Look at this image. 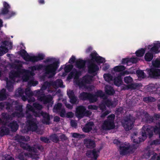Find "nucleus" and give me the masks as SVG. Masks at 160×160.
Listing matches in <instances>:
<instances>
[{
  "label": "nucleus",
  "instance_id": "obj_4",
  "mask_svg": "<svg viewBox=\"0 0 160 160\" xmlns=\"http://www.w3.org/2000/svg\"><path fill=\"white\" fill-rule=\"evenodd\" d=\"M26 114L28 129L32 131H36L38 128L35 119L32 117L31 114H34L33 108L29 104L26 107Z\"/></svg>",
  "mask_w": 160,
  "mask_h": 160
},
{
  "label": "nucleus",
  "instance_id": "obj_45",
  "mask_svg": "<svg viewBox=\"0 0 160 160\" xmlns=\"http://www.w3.org/2000/svg\"><path fill=\"white\" fill-rule=\"evenodd\" d=\"M50 139L53 142H57L59 140L58 137L56 134H53L50 137Z\"/></svg>",
  "mask_w": 160,
  "mask_h": 160
},
{
  "label": "nucleus",
  "instance_id": "obj_9",
  "mask_svg": "<svg viewBox=\"0 0 160 160\" xmlns=\"http://www.w3.org/2000/svg\"><path fill=\"white\" fill-rule=\"evenodd\" d=\"M20 53L25 60L27 61L30 60L33 62L43 60L44 57L42 54H39L36 56L30 57L26 51H20Z\"/></svg>",
  "mask_w": 160,
  "mask_h": 160
},
{
  "label": "nucleus",
  "instance_id": "obj_63",
  "mask_svg": "<svg viewBox=\"0 0 160 160\" xmlns=\"http://www.w3.org/2000/svg\"><path fill=\"white\" fill-rule=\"evenodd\" d=\"M70 124L71 126L73 127L76 128L77 126V124L76 123V122L74 120H71L70 122Z\"/></svg>",
  "mask_w": 160,
  "mask_h": 160
},
{
  "label": "nucleus",
  "instance_id": "obj_5",
  "mask_svg": "<svg viewBox=\"0 0 160 160\" xmlns=\"http://www.w3.org/2000/svg\"><path fill=\"white\" fill-rule=\"evenodd\" d=\"M45 63H52V64L47 65L45 67L46 73L50 74L48 78L52 77L55 74V71L58 68V61L53 58H48L43 61Z\"/></svg>",
  "mask_w": 160,
  "mask_h": 160
},
{
  "label": "nucleus",
  "instance_id": "obj_50",
  "mask_svg": "<svg viewBox=\"0 0 160 160\" xmlns=\"http://www.w3.org/2000/svg\"><path fill=\"white\" fill-rule=\"evenodd\" d=\"M105 81L109 82L112 79V76L109 74H105L103 75Z\"/></svg>",
  "mask_w": 160,
  "mask_h": 160
},
{
  "label": "nucleus",
  "instance_id": "obj_59",
  "mask_svg": "<svg viewBox=\"0 0 160 160\" xmlns=\"http://www.w3.org/2000/svg\"><path fill=\"white\" fill-rule=\"evenodd\" d=\"M110 113V111L108 110L104 112L102 111V112L101 117L102 118H104L106 115L109 114Z\"/></svg>",
  "mask_w": 160,
  "mask_h": 160
},
{
  "label": "nucleus",
  "instance_id": "obj_58",
  "mask_svg": "<svg viewBox=\"0 0 160 160\" xmlns=\"http://www.w3.org/2000/svg\"><path fill=\"white\" fill-rule=\"evenodd\" d=\"M38 84V82L37 81H34L31 80L28 82V85H32L33 86H35Z\"/></svg>",
  "mask_w": 160,
  "mask_h": 160
},
{
  "label": "nucleus",
  "instance_id": "obj_64",
  "mask_svg": "<svg viewBox=\"0 0 160 160\" xmlns=\"http://www.w3.org/2000/svg\"><path fill=\"white\" fill-rule=\"evenodd\" d=\"M160 144V140L156 139L153 141L151 143V145H157Z\"/></svg>",
  "mask_w": 160,
  "mask_h": 160
},
{
  "label": "nucleus",
  "instance_id": "obj_2",
  "mask_svg": "<svg viewBox=\"0 0 160 160\" xmlns=\"http://www.w3.org/2000/svg\"><path fill=\"white\" fill-rule=\"evenodd\" d=\"M79 72L76 69H74L69 74L68 79H71L73 78L75 79L74 82L79 87H82L85 85L86 84H89L92 81V77L89 75H86L83 77L81 81L78 79Z\"/></svg>",
  "mask_w": 160,
  "mask_h": 160
},
{
  "label": "nucleus",
  "instance_id": "obj_29",
  "mask_svg": "<svg viewBox=\"0 0 160 160\" xmlns=\"http://www.w3.org/2000/svg\"><path fill=\"white\" fill-rule=\"evenodd\" d=\"M8 126L10 128L11 130L13 132H16L18 128V125L16 122H12L8 124Z\"/></svg>",
  "mask_w": 160,
  "mask_h": 160
},
{
  "label": "nucleus",
  "instance_id": "obj_41",
  "mask_svg": "<svg viewBox=\"0 0 160 160\" xmlns=\"http://www.w3.org/2000/svg\"><path fill=\"white\" fill-rule=\"evenodd\" d=\"M2 118L4 119H6L7 120H11L12 118L14 117L12 115V114L11 115H9L6 113H2Z\"/></svg>",
  "mask_w": 160,
  "mask_h": 160
},
{
  "label": "nucleus",
  "instance_id": "obj_55",
  "mask_svg": "<svg viewBox=\"0 0 160 160\" xmlns=\"http://www.w3.org/2000/svg\"><path fill=\"white\" fill-rule=\"evenodd\" d=\"M33 106L34 108L38 110H41L42 108V105L37 103H33Z\"/></svg>",
  "mask_w": 160,
  "mask_h": 160
},
{
  "label": "nucleus",
  "instance_id": "obj_19",
  "mask_svg": "<svg viewBox=\"0 0 160 160\" xmlns=\"http://www.w3.org/2000/svg\"><path fill=\"white\" fill-rule=\"evenodd\" d=\"M90 56L92 61H96L98 63H102L105 62V59L102 57L99 56L97 53H92Z\"/></svg>",
  "mask_w": 160,
  "mask_h": 160
},
{
  "label": "nucleus",
  "instance_id": "obj_32",
  "mask_svg": "<svg viewBox=\"0 0 160 160\" xmlns=\"http://www.w3.org/2000/svg\"><path fill=\"white\" fill-rule=\"evenodd\" d=\"M7 126H8V124L6 123L2 127L0 128V133L2 135L8 134L9 133V129L6 127Z\"/></svg>",
  "mask_w": 160,
  "mask_h": 160
},
{
  "label": "nucleus",
  "instance_id": "obj_46",
  "mask_svg": "<svg viewBox=\"0 0 160 160\" xmlns=\"http://www.w3.org/2000/svg\"><path fill=\"white\" fill-rule=\"evenodd\" d=\"M152 66L154 67L160 68V60L158 59H156L155 61H152Z\"/></svg>",
  "mask_w": 160,
  "mask_h": 160
},
{
  "label": "nucleus",
  "instance_id": "obj_56",
  "mask_svg": "<svg viewBox=\"0 0 160 160\" xmlns=\"http://www.w3.org/2000/svg\"><path fill=\"white\" fill-rule=\"evenodd\" d=\"M67 94L69 98L75 96L74 92L72 90H69L68 91H67Z\"/></svg>",
  "mask_w": 160,
  "mask_h": 160
},
{
  "label": "nucleus",
  "instance_id": "obj_57",
  "mask_svg": "<svg viewBox=\"0 0 160 160\" xmlns=\"http://www.w3.org/2000/svg\"><path fill=\"white\" fill-rule=\"evenodd\" d=\"M26 48L23 43H21L19 46L17 47V50H25Z\"/></svg>",
  "mask_w": 160,
  "mask_h": 160
},
{
  "label": "nucleus",
  "instance_id": "obj_11",
  "mask_svg": "<svg viewBox=\"0 0 160 160\" xmlns=\"http://www.w3.org/2000/svg\"><path fill=\"white\" fill-rule=\"evenodd\" d=\"M157 129V126L154 128L150 126L145 125L142 128V136L143 137H146L147 135H148L149 138H151L153 135V131L155 133Z\"/></svg>",
  "mask_w": 160,
  "mask_h": 160
},
{
  "label": "nucleus",
  "instance_id": "obj_14",
  "mask_svg": "<svg viewBox=\"0 0 160 160\" xmlns=\"http://www.w3.org/2000/svg\"><path fill=\"white\" fill-rule=\"evenodd\" d=\"M82 130L85 132H88L92 130V133L96 132L97 130L95 128V125L93 122H90L86 123L82 128Z\"/></svg>",
  "mask_w": 160,
  "mask_h": 160
},
{
  "label": "nucleus",
  "instance_id": "obj_22",
  "mask_svg": "<svg viewBox=\"0 0 160 160\" xmlns=\"http://www.w3.org/2000/svg\"><path fill=\"white\" fill-rule=\"evenodd\" d=\"M15 110L16 112L12 113V115L13 117H23L24 116L23 113L22 112V106L21 105L17 104L15 106Z\"/></svg>",
  "mask_w": 160,
  "mask_h": 160
},
{
  "label": "nucleus",
  "instance_id": "obj_16",
  "mask_svg": "<svg viewBox=\"0 0 160 160\" xmlns=\"http://www.w3.org/2000/svg\"><path fill=\"white\" fill-rule=\"evenodd\" d=\"M14 102L11 104L9 102H0V109L1 110L5 108L9 112L13 111V105Z\"/></svg>",
  "mask_w": 160,
  "mask_h": 160
},
{
  "label": "nucleus",
  "instance_id": "obj_61",
  "mask_svg": "<svg viewBox=\"0 0 160 160\" xmlns=\"http://www.w3.org/2000/svg\"><path fill=\"white\" fill-rule=\"evenodd\" d=\"M40 140L41 141L45 143H48L50 142L49 139L45 137H41L40 138Z\"/></svg>",
  "mask_w": 160,
  "mask_h": 160
},
{
  "label": "nucleus",
  "instance_id": "obj_34",
  "mask_svg": "<svg viewBox=\"0 0 160 160\" xmlns=\"http://www.w3.org/2000/svg\"><path fill=\"white\" fill-rule=\"evenodd\" d=\"M105 90L106 93L109 95H112L115 93L113 88L109 85H107L105 86Z\"/></svg>",
  "mask_w": 160,
  "mask_h": 160
},
{
  "label": "nucleus",
  "instance_id": "obj_37",
  "mask_svg": "<svg viewBox=\"0 0 160 160\" xmlns=\"http://www.w3.org/2000/svg\"><path fill=\"white\" fill-rule=\"evenodd\" d=\"M103 98V102L105 103V104L108 107H110L111 106H113V104L111 101L109 99L107 98L105 96L104 94L103 97H102Z\"/></svg>",
  "mask_w": 160,
  "mask_h": 160
},
{
  "label": "nucleus",
  "instance_id": "obj_17",
  "mask_svg": "<svg viewBox=\"0 0 160 160\" xmlns=\"http://www.w3.org/2000/svg\"><path fill=\"white\" fill-rule=\"evenodd\" d=\"M12 43L11 42L4 41L1 42L0 46V50H9L12 49Z\"/></svg>",
  "mask_w": 160,
  "mask_h": 160
},
{
  "label": "nucleus",
  "instance_id": "obj_44",
  "mask_svg": "<svg viewBox=\"0 0 160 160\" xmlns=\"http://www.w3.org/2000/svg\"><path fill=\"white\" fill-rule=\"evenodd\" d=\"M126 68L123 66H118L115 67L114 68V70L116 72H119L125 70Z\"/></svg>",
  "mask_w": 160,
  "mask_h": 160
},
{
  "label": "nucleus",
  "instance_id": "obj_38",
  "mask_svg": "<svg viewBox=\"0 0 160 160\" xmlns=\"http://www.w3.org/2000/svg\"><path fill=\"white\" fill-rule=\"evenodd\" d=\"M153 53L152 52H148L145 54V59L147 61H150L153 58Z\"/></svg>",
  "mask_w": 160,
  "mask_h": 160
},
{
  "label": "nucleus",
  "instance_id": "obj_60",
  "mask_svg": "<svg viewBox=\"0 0 160 160\" xmlns=\"http://www.w3.org/2000/svg\"><path fill=\"white\" fill-rule=\"evenodd\" d=\"M60 116L62 117H64L65 116V114L66 113V111L64 108H62L60 111Z\"/></svg>",
  "mask_w": 160,
  "mask_h": 160
},
{
  "label": "nucleus",
  "instance_id": "obj_53",
  "mask_svg": "<svg viewBox=\"0 0 160 160\" xmlns=\"http://www.w3.org/2000/svg\"><path fill=\"white\" fill-rule=\"evenodd\" d=\"M73 66L72 65H68L64 68L65 71L66 72H68L70 71L72 68Z\"/></svg>",
  "mask_w": 160,
  "mask_h": 160
},
{
  "label": "nucleus",
  "instance_id": "obj_48",
  "mask_svg": "<svg viewBox=\"0 0 160 160\" xmlns=\"http://www.w3.org/2000/svg\"><path fill=\"white\" fill-rule=\"evenodd\" d=\"M23 94V91L21 88H18L16 91L15 95L17 97L22 96Z\"/></svg>",
  "mask_w": 160,
  "mask_h": 160
},
{
  "label": "nucleus",
  "instance_id": "obj_12",
  "mask_svg": "<svg viewBox=\"0 0 160 160\" xmlns=\"http://www.w3.org/2000/svg\"><path fill=\"white\" fill-rule=\"evenodd\" d=\"M3 5V7L1 9L0 15H5L8 14L9 15L8 18L16 15V13L14 12L9 11V10L11 7L8 3L6 2H4Z\"/></svg>",
  "mask_w": 160,
  "mask_h": 160
},
{
  "label": "nucleus",
  "instance_id": "obj_15",
  "mask_svg": "<svg viewBox=\"0 0 160 160\" xmlns=\"http://www.w3.org/2000/svg\"><path fill=\"white\" fill-rule=\"evenodd\" d=\"M146 70L151 77L157 78L160 77V69L152 68L150 69H147Z\"/></svg>",
  "mask_w": 160,
  "mask_h": 160
},
{
  "label": "nucleus",
  "instance_id": "obj_3",
  "mask_svg": "<svg viewBox=\"0 0 160 160\" xmlns=\"http://www.w3.org/2000/svg\"><path fill=\"white\" fill-rule=\"evenodd\" d=\"M51 84L48 82H44L42 85L41 89L36 91V96H37L38 99L39 101L42 102L44 104H46L50 102L52 100V98L51 95H46L44 93L43 91L46 89L51 86Z\"/></svg>",
  "mask_w": 160,
  "mask_h": 160
},
{
  "label": "nucleus",
  "instance_id": "obj_27",
  "mask_svg": "<svg viewBox=\"0 0 160 160\" xmlns=\"http://www.w3.org/2000/svg\"><path fill=\"white\" fill-rule=\"evenodd\" d=\"M41 114L43 119L42 120V122L43 123L48 124H49L50 117L48 114L46 112H42Z\"/></svg>",
  "mask_w": 160,
  "mask_h": 160
},
{
  "label": "nucleus",
  "instance_id": "obj_49",
  "mask_svg": "<svg viewBox=\"0 0 160 160\" xmlns=\"http://www.w3.org/2000/svg\"><path fill=\"white\" fill-rule=\"evenodd\" d=\"M156 99L155 98L151 97H146L143 98V100L145 102H154Z\"/></svg>",
  "mask_w": 160,
  "mask_h": 160
},
{
  "label": "nucleus",
  "instance_id": "obj_23",
  "mask_svg": "<svg viewBox=\"0 0 160 160\" xmlns=\"http://www.w3.org/2000/svg\"><path fill=\"white\" fill-rule=\"evenodd\" d=\"M84 145L88 148H93L95 147V144L94 142L90 139H85L83 141Z\"/></svg>",
  "mask_w": 160,
  "mask_h": 160
},
{
  "label": "nucleus",
  "instance_id": "obj_18",
  "mask_svg": "<svg viewBox=\"0 0 160 160\" xmlns=\"http://www.w3.org/2000/svg\"><path fill=\"white\" fill-rule=\"evenodd\" d=\"M86 110L85 107L80 106L76 108V115L77 117L82 118L84 116V113Z\"/></svg>",
  "mask_w": 160,
  "mask_h": 160
},
{
  "label": "nucleus",
  "instance_id": "obj_8",
  "mask_svg": "<svg viewBox=\"0 0 160 160\" xmlns=\"http://www.w3.org/2000/svg\"><path fill=\"white\" fill-rule=\"evenodd\" d=\"M135 120V118L131 115L124 118L122 121V123L126 131H128L132 128Z\"/></svg>",
  "mask_w": 160,
  "mask_h": 160
},
{
  "label": "nucleus",
  "instance_id": "obj_20",
  "mask_svg": "<svg viewBox=\"0 0 160 160\" xmlns=\"http://www.w3.org/2000/svg\"><path fill=\"white\" fill-rule=\"evenodd\" d=\"M157 154L154 153L152 151L150 150H146L145 151L144 156L146 158H148L150 156L152 155L150 160H155ZM157 160H160V157L158 156Z\"/></svg>",
  "mask_w": 160,
  "mask_h": 160
},
{
  "label": "nucleus",
  "instance_id": "obj_54",
  "mask_svg": "<svg viewBox=\"0 0 160 160\" xmlns=\"http://www.w3.org/2000/svg\"><path fill=\"white\" fill-rule=\"evenodd\" d=\"M70 98V102L73 104L76 103L77 101V98L75 96L69 98Z\"/></svg>",
  "mask_w": 160,
  "mask_h": 160
},
{
  "label": "nucleus",
  "instance_id": "obj_10",
  "mask_svg": "<svg viewBox=\"0 0 160 160\" xmlns=\"http://www.w3.org/2000/svg\"><path fill=\"white\" fill-rule=\"evenodd\" d=\"M114 144L119 145L120 152L121 154L125 155L133 152V150L132 147L129 145L125 144H121V142L117 139H115L113 141Z\"/></svg>",
  "mask_w": 160,
  "mask_h": 160
},
{
  "label": "nucleus",
  "instance_id": "obj_33",
  "mask_svg": "<svg viewBox=\"0 0 160 160\" xmlns=\"http://www.w3.org/2000/svg\"><path fill=\"white\" fill-rule=\"evenodd\" d=\"M36 91H35L33 93L31 90L29 88H26L25 90V93L26 95L28 98H30L33 95L37 97V96H36L35 94H36Z\"/></svg>",
  "mask_w": 160,
  "mask_h": 160
},
{
  "label": "nucleus",
  "instance_id": "obj_26",
  "mask_svg": "<svg viewBox=\"0 0 160 160\" xmlns=\"http://www.w3.org/2000/svg\"><path fill=\"white\" fill-rule=\"evenodd\" d=\"M30 138L28 136H26L25 137L24 136L17 135L15 137V139L20 144L21 143L24 142H27L29 140Z\"/></svg>",
  "mask_w": 160,
  "mask_h": 160
},
{
  "label": "nucleus",
  "instance_id": "obj_43",
  "mask_svg": "<svg viewBox=\"0 0 160 160\" xmlns=\"http://www.w3.org/2000/svg\"><path fill=\"white\" fill-rule=\"evenodd\" d=\"M28 156V154L27 153L22 152L19 155L18 158L20 160H26L25 157Z\"/></svg>",
  "mask_w": 160,
  "mask_h": 160
},
{
  "label": "nucleus",
  "instance_id": "obj_1",
  "mask_svg": "<svg viewBox=\"0 0 160 160\" xmlns=\"http://www.w3.org/2000/svg\"><path fill=\"white\" fill-rule=\"evenodd\" d=\"M22 62L18 60H15L12 63L11 67L17 69V71H11L9 74V77L11 79L12 81H7V88L10 92H12L13 90V86L12 84V82H15V78H18L22 76V79L23 81L26 82L31 78V76H33L35 75L33 72L34 70H39L43 67L42 65H37L33 67H31L29 68L31 71L26 70L22 69Z\"/></svg>",
  "mask_w": 160,
  "mask_h": 160
},
{
  "label": "nucleus",
  "instance_id": "obj_7",
  "mask_svg": "<svg viewBox=\"0 0 160 160\" xmlns=\"http://www.w3.org/2000/svg\"><path fill=\"white\" fill-rule=\"evenodd\" d=\"M115 116L113 114L108 116L107 119L105 120L101 125L99 129L102 132L110 130L113 129L115 127L114 120Z\"/></svg>",
  "mask_w": 160,
  "mask_h": 160
},
{
  "label": "nucleus",
  "instance_id": "obj_62",
  "mask_svg": "<svg viewBox=\"0 0 160 160\" xmlns=\"http://www.w3.org/2000/svg\"><path fill=\"white\" fill-rule=\"evenodd\" d=\"M105 104L104 103H103V100L102 101V103L100 105H99V108H100V109L103 111H104L106 109V106Z\"/></svg>",
  "mask_w": 160,
  "mask_h": 160
},
{
  "label": "nucleus",
  "instance_id": "obj_47",
  "mask_svg": "<svg viewBox=\"0 0 160 160\" xmlns=\"http://www.w3.org/2000/svg\"><path fill=\"white\" fill-rule=\"evenodd\" d=\"M62 104L61 103H58L56 104L54 108V112H59L62 109Z\"/></svg>",
  "mask_w": 160,
  "mask_h": 160
},
{
  "label": "nucleus",
  "instance_id": "obj_42",
  "mask_svg": "<svg viewBox=\"0 0 160 160\" xmlns=\"http://www.w3.org/2000/svg\"><path fill=\"white\" fill-rule=\"evenodd\" d=\"M124 81L125 83L129 84L132 83L133 79L130 76L125 77L124 78Z\"/></svg>",
  "mask_w": 160,
  "mask_h": 160
},
{
  "label": "nucleus",
  "instance_id": "obj_51",
  "mask_svg": "<svg viewBox=\"0 0 160 160\" xmlns=\"http://www.w3.org/2000/svg\"><path fill=\"white\" fill-rule=\"evenodd\" d=\"M72 136L73 137L76 138H81L82 137H84L85 135L84 134H80L77 133H74L72 134Z\"/></svg>",
  "mask_w": 160,
  "mask_h": 160
},
{
  "label": "nucleus",
  "instance_id": "obj_25",
  "mask_svg": "<svg viewBox=\"0 0 160 160\" xmlns=\"http://www.w3.org/2000/svg\"><path fill=\"white\" fill-rule=\"evenodd\" d=\"M20 145L24 149L27 150L29 151L35 153L37 152L36 149L35 148L31 147L27 143H25L24 142L21 143Z\"/></svg>",
  "mask_w": 160,
  "mask_h": 160
},
{
  "label": "nucleus",
  "instance_id": "obj_31",
  "mask_svg": "<svg viewBox=\"0 0 160 160\" xmlns=\"http://www.w3.org/2000/svg\"><path fill=\"white\" fill-rule=\"evenodd\" d=\"M8 94L6 93V89L3 88L0 91V101L5 100L7 98Z\"/></svg>",
  "mask_w": 160,
  "mask_h": 160
},
{
  "label": "nucleus",
  "instance_id": "obj_28",
  "mask_svg": "<svg viewBox=\"0 0 160 160\" xmlns=\"http://www.w3.org/2000/svg\"><path fill=\"white\" fill-rule=\"evenodd\" d=\"M142 85L141 83H134L129 84L130 89L131 90L138 89L142 87Z\"/></svg>",
  "mask_w": 160,
  "mask_h": 160
},
{
  "label": "nucleus",
  "instance_id": "obj_52",
  "mask_svg": "<svg viewBox=\"0 0 160 160\" xmlns=\"http://www.w3.org/2000/svg\"><path fill=\"white\" fill-rule=\"evenodd\" d=\"M145 51H137L135 52L136 56L138 57H141L145 53Z\"/></svg>",
  "mask_w": 160,
  "mask_h": 160
},
{
  "label": "nucleus",
  "instance_id": "obj_30",
  "mask_svg": "<svg viewBox=\"0 0 160 160\" xmlns=\"http://www.w3.org/2000/svg\"><path fill=\"white\" fill-rule=\"evenodd\" d=\"M52 85L54 88H58L59 87H63V82L61 79H58L52 83Z\"/></svg>",
  "mask_w": 160,
  "mask_h": 160
},
{
  "label": "nucleus",
  "instance_id": "obj_35",
  "mask_svg": "<svg viewBox=\"0 0 160 160\" xmlns=\"http://www.w3.org/2000/svg\"><path fill=\"white\" fill-rule=\"evenodd\" d=\"M136 72L138 78L140 79H144L146 77V74L142 70H137Z\"/></svg>",
  "mask_w": 160,
  "mask_h": 160
},
{
  "label": "nucleus",
  "instance_id": "obj_39",
  "mask_svg": "<svg viewBox=\"0 0 160 160\" xmlns=\"http://www.w3.org/2000/svg\"><path fill=\"white\" fill-rule=\"evenodd\" d=\"M85 62L83 60H79L77 61L76 65L79 68H83L85 66Z\"/></svg>",
  "mask_w": 160,
  "mask_h": 160
},
{
  "label": "nucleus",
  "instance_id": "obj_6",
  "mask_svg": "<svg viewBox=\"0 0 160 160\" xmlns=\"http://www.w3.org/2000/svg\"><path fill=\"white\" fill-rule=\"evenodd\" d=\"M103 96L104 93L101 91H99L94 94L89 93L82 92L80 94L79 97L80 99L88 100L90 102L93 103L96 102L98 100V97H103Z\"/></svg>",
  "mask_w": 160,
  "mask_h": 160
},
{
  "label": "nucleus",
  "instance_id": "obj_13",
  "mask_svg": "<svg viewBox=\"0 0 160 160\" xmlns=\"http://www.w3.org/2000/svg\"><path fill=\"white\" fill-rule=\"evenodd\" d=\"M160 50V41H156L150 45L146 46L144 48H140L138 50Z\"/></svg>",
  "mask_w": 160,
  "mask_h": 160
},
{
  "label": "nucleus",
  "instance_id": "obj_21",
  "mask_svg": "<svg viewBox=\"0 0 160 160\" xmlns=\"http://www.w3.org/2000/svg\"><path fill=\"white\" fill-rule=\"evenodd\" d=\"M99 151L96 149H94L92 151H87L86 155L88 157L93 158L95 160H96L98 156Z\"/></svg>",
  "mask_w": 160,
  "mask_h": 160
},
{
  "label": "nucleus",
  "instance_id": "obj_36",
  "mask_svg": "<svg viewBox=\"0 0 160 160\" xmlns=\"http://www.w3.org/2000/svg\"><path fill=\"white\" fill-rule=\"evenodd\" d=\"M137 132H134L132 136V139L133 142L136 144L140 143L141 141V139H140L139 137H138L137 136Z\"/></svg>",
  "mask_w": 160,
  "mask_h": 160
},
{
  "label": "nucleus",
  "instance_id": "obj_24",
  "mask_svg": "<svg viewBox=\"0 0 160 160\" xmlns=\"http://www.w3.org/2000/svg\"><path fill=\"white\" fill-rule=\"evenodd\" d=\"M91 60L90 62V64L88 67V72L89 73L94 72L99 70V67L93 62H92Z\"/></svg>",
  "mask_w": 160,
  "mask_h": 160
},
{
  "label": "nucleus",
  "instance_id": "obj_40",
  "mask_svg": "<svg viewBox=\"0 0 160 160\" xmlns=\"http://www.w3.org/2000/svg\"><path fill=\"white\" fill-rule=\"evenodd\" d=\"M114 83L117 86H119L122 82L121 78L120 77H118L114 79Z\"/></svg>",
  "mask_w": 160,
  "mask_h": 160
}]
</instances>
